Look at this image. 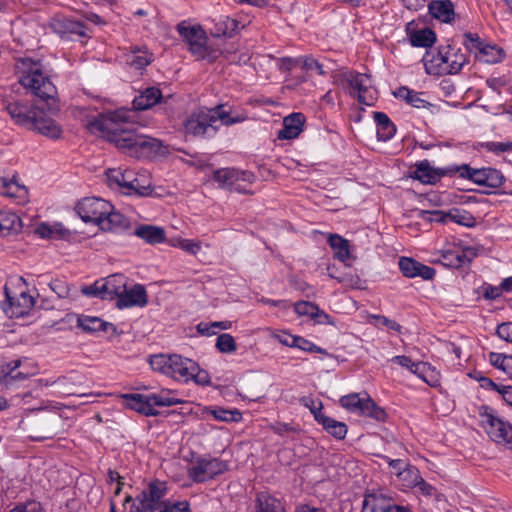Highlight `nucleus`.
Masks as SVG:
<instances>
[{
  "label": "nucleus",
  "mask_w": 512,
  "mask_h": 512,
  "mask_svg": "<svg viewBox=\"0 0 512 512\" xmlns=\"http://www.w3.org/2000/svg\"><path fill=\"white\" fill-rule=\"evenodd\" d=\"M475 256L472 248H454L444 250L441 254V262L444 266L450 268H459L465 265L466 263L471 262L472 257Z\"/></svg>",
  "instance_id": "a878e982"
},
{
  "label": "nucleus",
  "mask_w": 512,
  "mask_h": 512,
  "mask_svg": "<svg viewBox=\"0 0 512 512\" xmlns=\"http://www.w3.org/2000/svg\"><path fill=\"white\" fill-rule=\"evenodd\" d=\"M130 54H127V64L136 70H142L147 67L154 59L153 53L146 47L131 46Z\"/></svg>",
  "instance_id": "2f4dec72"
},
{
  "label": "nucleus",
  "mask_w": 512,
  "mask_h": 512,
  "mask_svg": "<svg viewBox=\"0 0 512 512\" xmlns=\"http://www.w3.org/2000/svg\"><path fill=\"white\" fill-rule=\"evenodd\" d=\"M134 170L112 168L106 171L107 183L112 188H120L126 192L128 185L133 182Z\"/></svg>",
  "instance_id": "c756f323"
},
{
  "label": "nucleus",
  "mask_w": 512,
  "mask_h": 512,
  "mask_svg": "<svg viewBox=\"0 0 512 512\" xmlns=\"http://www.w3.org/2000/svg\"><path fill=\"white\" fill-rule=\"evenodd\" d=\"M360 414L369 416L378 421H384L386 418V412L384 409L379 407L367 393H365V402Z\"/></svg>",
  "instance_id": "a18cd8bd"
},
{
  "label": "nucleus",
  "mask_w": 512,
  "mask_h": 512,
  "mask_svg": "<svg viewBox=\"0 0 512 512\" xmlns=\"http://www.w3.org/2000/svg\"><path fill=\"white\" fill-rule=\"evenodd\" d=\"M162 92L157 87H147L132 102L134 110H147L162 100Z\"/></svg>",
  "instance_id": "c85d7f7f"
},
{
  "label": "nucleus",
  "mask_w": 512,
  "mask_h": 512,
  "mask_svg": "<svg viewBox=\"0 0 512 512\" xmlns=\"http://www.w3.org/2000/svg\"><path fill=\"white\" fill-rule=\"evenodd\" d=\"M302 64L303 69L307 71L315 70L319 75H325V71L323 70L322 64H320L318 60L314 59L311 56L303 57Z\"/></svg>",
  "instance_id": "69168bd1"
},
{
  "label": "nucleus",
  "mask_w": 512,
  "mask_h": 512,
  "mask_svg": "<svg viewBox=\"0 0 512 512\" xmlns=\"http://www.w3.org/2000/svg\"><path fill=\"white\" fill-rule=\"evenodd\" d=\"M127 401V406L139 412L145 416H156L158 415V411L153 407L152 400H150V395L143 394H126L123 396Z\"/></svg>",
  "instance_id": "cd10ccee"
},
{
  "label": "nucleus",
  "mask_w": 512,
  "mask_h": 512,
  "mask_svg": "<svg viewBox=\"0 0 512 512\" xmlns=\"http://www.w3.org/2000/svg\"><path fill=\"white\" fill-rule=\"evenodd\" d=\"M383 459L387 461L389 467L392 469V473L395 474L397 478L401 477L402 472H405V469L410 465L401 459H390L387 456H384Z\"/></svg>",
  "instance_id": "680f3d73"
},
{
  "label": "nucleus",
  "mask_w": 512,
  "mask_h": 512,
  "mask_svg": "<svg viewBox=\"0 0 512 512\" xmlns=\"http://www.w3.org/2000/svg\"><path fill=\"white\" fill-rule=\"evenodd\" d=\"M361 512H414L411 507L396 504L382 491H368L364 494Z\"/></svg>",
  "instance_id": "2eb2a0df"
},
{
  "label": "nucleus",
  "mask_w": 512,
  "mask_h": 512,
  "mask_svg": "<svg viewBox=\"0 0 512 512\" xmlns=\"http://www.w3.org/2000/svg\"><path fill=\"white\" fill-rule=\"evenodd\" d=\"M77 323L86 332L108 331L109 329L115 331L112 323L105 322L98 317L80 316Z\"/></svg>",
  "instance_id": "58836bf2"
},
{
  "label": "nucleus",
  "mask_w": 512,
  "mask_h": 512,
  "mask_svg": "<svg viewBox=\"0 0 512 512\" xmlns=\"http://www.w3.org/2000/svg\"><path fill=\"white\" fill-rule=\"evenodd\" d=\"M294 347L299 348L306 352H315L321 354H327L326 350L323 348L316 346L313 342L301 337L297 336V339H294Z\"/></svg>",
  "instance_id": "4d7b16f0"
},
{
  "label": "nucleus",
  "mask_w": 512,
  "mask_h": 512,
  "mask_svg": "<svg viewBox=\"0 0 512 512\" xmlns=\"http://www.w3.org/2000/svg\"><path fill=\"white\" fill-rule=\"evenodd\" d=\"M159 512H190V505L187 501L175 503L166 502Z\"/></svg>",
  "instance_id": "e2e57ef3"
},
{
  "label": "nucleus",
  "mask_w": 512,
  "mask_h": 512,
  "mask_svg": "<svg viewBox=\"0 0 512 512\" xmlns=\"http://www.w3.org/2000/svg\"><path fill=\"white\" fill-rule=\"evenodd\" d=\"M418 217L423 220L436 222H445L446 220H449L466 227H473L476 225V218L470 212L457 208L450 210L445 215L439 211L420 210Z\"/></svg>",
  "instance_id": "a211bd4d"
},
{
  "label": "nucleus",
  "mask_w": 512,
  "mask_h": 512,
  "mask_svg": "<svg viewBox=\"0 0 512 512\" xmlns=\"http://www.w3.org/2000/svg\"><path fill=\"white\" fill-rule=\"evenodd\" d=\"M150 396L154 408L155 406L169 407L182 403L180 399L173 396V392L170 390H161L159 393H154Z\"/></svg>",
  "instance_id": "de8ad7c7"
},
{
  "label": "nucleus",
  "mask_w": 512,
  "mask_h": 512,
  "mask_svg": "<svg viewBox=\"0 0 512 512\" xmlns=\"http://www.w3.org/2000/svg\"><path fill=\"white\" fill-rule=\"evenodd\" d=\"M218 122L230 125L236 120L230 117V113L223 105H218L213 109H199L193 112L184 122V128L187 135L194 137L213 136L218 129Z\"/></svg>",
  "instance_id": "20e7f679"
},
{
  "label": "nucleus",
  "mask_w": 512,
  "mask_h": 512,
  "mask_svg": "<svg viewBox=\"0 0 512 512\" xmlns=\"http://www.w3.org/2000/svg\"><path fill=\"white\" fill-rule=\"evenodd\" d=\"M152 192V187L150 181L146 179L145 175H139L134 172V179L131 184L128 185V188L125 192L127 195H139V196H147Z\"/></svg>",
  "instance_id": "79ce46f5"
},
{
  "label": "nucleus",
  "mask_w": 512,
  "mask_h": 512,
  "mask_svg": "<svg viewBox=\"0 0 512 512\" xmlns=\"http://www.w3.org/2000/svg\"><path fill=\"white\" fill-rule=\"evenodd\" d=\"M239 28V22L228 16L221 17L215 25L214 35L231 37Z\"/></svg>",
  "instance_id": "c03bdc74"
},
{
  "label": "nucleus",
  "mask_w": 512,
  "mask_h": 512,
  "mask_svg": "<svg viewBox=\"0 0 512 512\" xmlns=\"http://www.w3.org/2000/svg\"><path fill=\"white\" fill-rule=\"evenodd\" d=\"M340 405L350 412H361L365 402V393L361 396L359 393H351L342 396L339 400Z\"/></svg>",
  "instance_id": "49530a36"
},
{
  "label": "nucleus",
  "mask_w": 512,
  "mask_h": 512,
  "mask_svg": "<svg viewBox=\"0 0 512 512\" xmlns=\"http://www.w3.org/2000/svg\"><path fill=\"white\" fill-rule=\"evenodd\" d=\"M9 512H45L40 502L35 500L27 501L23 504L17 505Z\"/></svg>",
  "instance_id": "052dcab7"
},
{
  "label": "nucleus",
  "mask_w": 512,
  "mask_h": 512,
  "mask_svg": "<svg viewBox=\"0 0 512 512\" xmlns=\"http://www.w3.org/2000/svg\"><path fill=\"white\" fill-rule=\"evenodd\" d=\"M329 276L333 279H336L339 283L343 284L346 287H350L353 289L364 288V281L358 275L344 274L343 276L338 277L329 273Z\"/></svg>",
  "instance_id": "864d4df0"
},
{
  "label": "nucleus",
  "mask_w": 512,
  "mask_h": 512,
  "mask_svg": "<svg viewBox=\"0 0 512 512\" xmlns=\"http://www.w3.org/2000/svg\"><path fill=\"white\" fill-rule=\"evenodd\" d=\"M255 512H286L282 503L266 492L257 494Z\"/></svg>",
  "instance_id": "4c0bfd02"
},
{
  "label": "nucleus",
  "mask_w": 512,
  "mask_h": 512,
  "mask_svg": "<svg viewBox=\"0 0 512 512\" xmlns=\"http://www.w3.org/2000/svg\"><path fill=\"white\" fill-rule=\"evenodd\" d=\"M458 174V165H451L446 168H434L428 160L416 164L413 172V178L423 184H435L444 176H453Z\"/></svg>",
  "instance_id": "6ab92c4d"
},
{
  "label": "nucleus",
  "mask_w": 512,
  "mask_h": 512,
  "mask_svg": "<svg viewBox=\"0 0 512 512\" xmlns=\"http://www.w3.org/2000/svg\"><path fill=\"white\" fill-rule=\"evenodd\" d=\"M177 31L198 60L213 62L221 55V50L209 43L205 31L200 26H188L181 22L177 25Z\"/></svg>",
  "instance_id": "6e6552de"
},
{
  "label": "nucleus",
  "mask_w": 512,
  "mask_h": 512,
  "mask_svg": "<svg viewBox=\"0 0 512 512\" xmlns=\"http://www.w3.org/2000/svg\"><path fill=\"white\" fill-rule=\"evenodd\" d=\"M21 367V360H13L5 365L0 366V374L6 385L12 384L15 381H22L33 375L35 372L28 370L17 371Z\"/></svg>",
  "instance_id": "473e14b6"
},
{
  "label": "nucleus",
  "mask_w": 512,
  "mask_h": 512,
  "mask_svg": "<svg viewBox=\"0 0 512 512\" xmlns=\"http://www.w3.org/2000/svg\"><path fill=\"white\" fill-rule=\"evenodd\" d=\"M49 287L59 298H66L69 296V286L65 280L54 279L49 283Z\"/></svg>",
  "instance_id": "bf43d9fd"
},
{
  "label": "nucleus",
  "mask_w": 512,
  "mask_h": 512,
  "mask_svg": "<svg viewBox=\"0 0 512 512\" xmlns=\"http://www.w3.org/2000/svg\"><path fill=\"white\" fill-rule=\"evenodd\" d=\"M421 477L419 469L416 466L409 465V467L405 469V472H402V476L399 477L398 480L404 487L414 488L421 480Z\"/></svg>",
  "instance_id": "3c124183"
},
{
  "label": "nucleus",
  "mask_w": 512,
  "mask_h": 512,
  "mask_svg": "<svg viewBox=\"0 0 512 512\" xmlns=\"http://www.w3.org/2000/svg\"><path fill=\"white\" fill-rule=\"evenodd\" d=\"M167 492L166 482L154 479L135 499L130 495L126 496L124 504L132 502L129 512H159L167 502L164 500Z\"/></svg>",
  "instance_id": "0eeeda50"
},
{
  "label": "nucleus",
  "mask_w": 512,
  "mask_h": 512,
  "mask_svg": "<svg viewBox=\"0 0 512 512\" xmlns=\"http://www.w3.org/2000/svg\"><path fill=\"white\" fill-rule=\"evenodd\" d=\"M50 28L54 33L65 39L70 38L72 35H85V25L82 22L64 16L53 18L50 22Z\"/></svg>",
  "instance_id": "4be33fe9"
},
{
  "label": "nucleus",
  "mask_w": 512,
  "mask_h": 512,
  "mask_svg": "<svg viewBox=\"0 0 512 512\" xmlns=\"http://www.w3.org/2000/svg\"><path fill=\"white\" fill-rule=\"evenodd\" d=\"M214 419L222 422H238L241 420V413L238 410H228L221 407L210 409L207 411Z\"/></svg>",
  "instance_id": "8fccbe9b"
},
{
  "label": "nucleus",
  "mask_w": 512,
  "mask_h": 512,
  "mask_svg": "<svg viewBox=\"0 0 512 512\" xmlns=\"http://www.w3.org/2000/svg\"><path fill=\"white\" fill-rule=\"evenodd\" d=\"M429 13L435 19L450 23L454 19V6L450 0H434L428 5Z\"/></svg>",
  "instance_id": "7c9ffc66"
},
{
  "label": "nucleus",
  "mask_w": 512,
  "mask_h": 512,
  "mask_svg": "<svg viewBox=\"0 0 512 512\" xmlns=\"http://www.w3.org/2000/svg\"><path fill=\"white\" fill-rule=\"evenodd\" d=\"M328 243L333 249L334 257L341 262L350 258L349 242L338 234H330Z\"/></svg>",
  "instance_id": "ea45409f"
},
{
  "label": "nucleus",
  "mask_w": 512,
  "mask_h": 512,
  "mask_svg": "<svg viewBox=\"0 0 512 512\" xmlns=\"http://www.w3.org/2000/svg\"><path fill=\"white\" fill-rule=\"evenodd\" d=\"M394 95L397 98L405 100L406 103L417 109L428 108L429 106H431V104L428 101L424 100L421 97L423 95L422 92L414 91L406 86L398 88L394 92Z\"/></svg>",
  "instance_id": "e433bc0d"
},
{
  "label": "nucleus",
  "mask_w": 512,
  "mask_h": 512,
  "mask_svg": "<svg viewBox=\"0 0 512 512\" xmlns=\"http://www.w3.org/2000/svg\"><path fill=\"white\" fill-rule=\"evenodd\" d=\"M458 175L480 186L499 188L505 181L503 173L492 167L473 168L468 164L458 165Z\"/></svg>",
  "instance_id": "4468645a"
},
{
  "label": "nucleus",
  "mask_w": 512,
  "mask_h": 512,
  "mask_svg": "<svg viewBox=\"0 0 512 512\" xmlns=\"http://www.w3.org/2000/svg\"><path fill=\"white\" fill-rule=\"evenodd\" d=\"M305 116L302 113H292L283 120V128L278 132L281 140H291L299 136L303 131Z\"/></svg>",
  "instance_id": "393cba45"
},
{
  "label": "nucleus",
  "mask_w": 512,
  "mask_h": 512,
  "mask_svg": "<svg viewBox=\"0 0 512 512\" xmlns=\"http://www.w3.org/2000/svg\"><path fill=\"white\" fill-rule=\"evenodd\" d=\"M147 303L148 297L145 287L141 284H136L130 289H127L125 286V292L117 299L116 305L118 308L123 309L133 306L144 307Z\"/></svg>",
  "instance_id": "b1692460"
},
{
  "label": "nucleus",
  "mask_w": 512,
  "mask_h": 512,
  "mask_svg": "<svg viewBox=\"0 0 512 512\" xmlns=\"http://www.w3.org/2000/svg\"><path fill=\"white\" fill-rule=\"evenodd\" d=\"M213 180L219 187L240 194H252L250 186L255 182L256 176L249 170L236 168H220L213 172Z\"/></svg>",
  "instance_id": "1a4fd4ad"
},
{
  "label": "nucleus",
  "mask_w": 512,
  "mask_h": 512,
  "mask_svg": "<svg viewBox=\"0 0 512 512\" xmlns=\"http://www.w3.org/2000/svg\"><path fill=\"white\" fill-rule=\"evenodd\" d=\"M21 229V219L14 213L0 212V231L18 232Z\"/></svg>",
  "instance_id": "09e8293b"
},
{
  "label": "nucleus",
  "mask_w": 512,
  "mask_h": 512,
  "mask_svg": "<svg viewBox=\"0 0 512 512\" xmlns=\"http://www.w3.org/2000/svg\"><path fill=\"white\" fill-rule=\"evenodd\" d=\"M60 418L57 415H32L22 419L19 427L29 433L33 441H44L52 439L57 434V426Z\"/></svg>",
  "instance_id": "9d476101"
},
{
  "label": "nucleus",
  "mask_w": 512,
  "mask_h": 512,
  "mask_svg": "<svg viewBox=\"0 0 512 512\" xmlns=\"http://www.w3.org/2000/svg\"><path fill=\"white\" fill-rule=\"evenodd\" d=\"M346 81L353 89L350 94L357 96L359 103L371 106L376 100V91L370 86V78L367 74L349 72L346 74Z\"/></svg>",
  "instance_id": "f3484780"
},
{
  "label": "nucleus",
  "mask_w": 512,
  "mask_h": 512,
  "mask_svg": "<svg viewBox=\"0 0 512 512\" xmlns=\"http://www.w3.org/2000/svg\"><path fill=\"white\" fill-rule=\"evenodd\" d=\"M436 41V34L430 28H423L410 34V42L414 47H432Z\"/></svg>",
  "instance_id": "a19ab883"
},
{
  "label": "nucleus",
  "mask_w": 512,
  "mask_h": 512,
  "mask_svg": "<svg viewBox=\"0 0 512 512\" xmlns=\"http://www.w3.org/2000/svg\"><path fill=\"white\" fill-rule=\"evenodd\" d=\"M179 247L185 252L196 255L201 249V243L190 239H182L179 241Z\"/></svg>",
  "instance_id": "338daca9"
},
{
  "label": "nucleus",
  "mask_w": 512,
  "mask_h": 512,
  "mask_svg": "<svg viewBox=\"0 0 512 512\" xmlns=\"http://www.w3.org/2000/svg\"><path fill=\"white\" fill-rule=\"evenodd\" d=\"M232 327L231 321H219V322H213L211 324H203L200 323L198 325V331L205 335H215L217 331H210V328H219L222 330H228Z\"/></svg>",
  "instance_id": "13d9d810"
},
{
  "label": "nucleus",
  "mask_w": 512,
  "mask_h": 512,
  "mask_svg": "<svg viewBox=\"0 0 512 512\" xmlns=\"http://www.w3.org/2000/svg\"><path fill=\"white\" fill-rule=\"evenodd\" d=\"M311 412L315 420L320 424L323 429L331 436L338 440H343L346 437L348 428L344 422L337 421L322 412V405L319 408H312Z\"/></svg>",
  "instance_id": "5701e85b"
},
{
  "label": "nucleus",
  "mask_w": 512,
  "mask_h": 512,
  "mask_svg": "<svg viewBox=\"0 0 512 512\" xmlns=\"http://www.w3.org/2000/svg\"><path fill=\"white\" fill-rule=\"evenodd\" d=\"M149 364L154 371L184 383L197 369V362L178 354L152 355Z\"/></svg>",
  "instance_id": "423d86ee"
},
{
  "label": "nucleus",
  "mask_w": 512,
  "mask_h": 512,
  "mask_svg": "<svg viewBox=\"0 0 512 512\" xmlns=\"http://www.w3.org/2000/svg\"><path fill=\"white\" fill-rule=\"evenodd\" d=\"M107 209H110V202L98 197L83 198L75 206L77 214L84 222L97 226L108 213Z\"/></svg>",
  "instance_id": "dca6fc26"
},
{
  "label": "nucleus",
  "mask_w": 512,
  "mask_h": 512,
  "mask_svg": "<svg viewBox=\"0 0 512 512\" xmlns=\"http://www.w3.org/2000/svg\"><path fill=\"white\" fill-rule=\"evenodd\" d=\"M479 416L481 425L489 437L493 441L506 444L512 449V425L497 417L494 410L487 405L479 407Z\"/></svg>",
  "instance_id": "9b49d317"
},
{
  "label": "nucleus",
  "mask_w": 512,
  "mask_h": 512,
  "mask_svg": "<svg viewBox=\"0 0 512 512\" xmlns=\"http://www.w3.org/2000/svg\"><path fill=\"white\" fill-rule=\"evenodd\" d=\"M294 311L299 316H309L311 318L328 319L329 315L321 311L319 307L308 301H298L294 304Z\"/></svg>",
  "instance_id": "37998d69"
},
{
  "label": "nucleus",
  "mask_w": 512,
  "mask_h": 512,
  "mask_svg": "<svg viewBox=\"0 0 512 512\" xmlns=\"http://www.w3.org/2000/svg\"><path fill=\"white\" fill-rule=\"evenodd\" d=\"M422 62L429 75H456L469 63V58L462 48L455 45H441L437 49H428Z\"/></svg>",
  "instance_id": "f03ea898"
},
{
  "label": "nucleus",
  "mask_w": 512,
  "mask_h": 512,
  "mask_svg": "<svg viewBox=\"0 0 512 512\" xmlns=\"http://www.w3.org/2000/svg\"><path fill=\"white\" fill-rule=\"evenodd\" d=\"M398 264L401 273L407 278L421 277L423 280H432L436 274L434 268L422 264L413 258L401 257Z\"/></svg>",
  "instance_id": "412c9836"
},
{
  "label": "nucleus",
  "mask_w": 512,
  "mask_h": 512,
  "mask_svg": "<svg viewBox=\"0 0 512 512\" xmlns=\"http://www.w3.org/2000/svg\"><path fill=\"white\" fill-rule=\"evenodd\" d=\"M228 470V464L218 458L198 457L188 468V477L195 483L214 479Z\"/></svg>",
  "instance_id": "ddd939ff"
},
{
  "label": "nucleus",
  "mask_w": 512,
  "mask_h": 512,
  "mask_svg": "<svg viewBox=\"0 0 512 512\" xmlns=\"http://www.w3.org/2000/svg\"><path fill=\"white\" fill-rule=\"evenodd\" d=\"M391 361L393 363H396L400 365L403 368L408 369L411 373L418 376L420 379H422L425 383H427L431 387L438 386V380L437 379H428V374H433V368L430 364L418 361L414 362L412 359L405 355H397L394 356Z\"/></svg>",
  "instance_id": "aec40b11"
},
{
  "label": "nucleus",
  "mask_w": 512,
  "mask_h": 512,
  "mask_svg": "<svg viewBox=\"0 0 512 512\" xmlns=\"http://www.w3.org/2000/svg\"><path fill=\"white\" fill-rule=\"evenodd\" d=\"M5 109L16 124L29 127L51 139H58L62 134L61 127L45 115L44 106L30 108L23 102H8Z\"/></svg>",
  "instance_id": "7ed1b4c3"
},
{
  "label": "nucleus",
  "mask_w": 512,
  "mask_h": 512,
  "mask_svg": "<svg viewBox=\"0 0 512 512\" xmlns=\"http://www.w3.org/2000/svg\"><path fill=\"white\" fill-rule=\"evenodd\" d=\"M216 348L221 353H232L237 350V345L232 335L223 333L216 339Z\"/></svg>",
  "instance_id": "603ef678"
},
{
  "label": "nucleus",
  "mask_w": 512,
  "mask_h": 512,
  "mask_svg": "<svg viewBox=\"0 0 512 512\" xmlns=\"http://www.w3.org/2000/svg\"><path fill=\"white\" fill-rule=\"evenodd\" d=\"M481 148L484 150L494 153L496 155H499L501 153L505 152H512V141H506V142H495V141H489L481 143Z\"/></svg>",
  "instance_id": "5fc2aeb1"
},
{
  "label": "nucleus",
  "mask_w": 512,
  "mask_h": 512,
  "mask_svg": "<svg viewBox=\"0 0 512 512\" xmlns=\"http://www.w3.org/2000/svg\"><path fill=\"white\" fill-rule=\"evenodd\" d=\"M373 118L377 125V137L379 140H390L396 133V127L384 112H374Z\"/></svg>",
  "instance_id": "c9c22d12"
},
{
  "label": "nucleus",
  "mask_w": 512,
  "mask_h": 512,
  "mask_svg": "<svg viewBox=\"0 0 512 512\" xmlns=\"http://www.w3.org/2000/svg\"><path fill=\"white\" fill-rule=\"evenodd\" d=\"M134 115L133 110L119 109L90 121L89 128L92 132L102 133L103 137L130 157L149 159L163 154L160 140L126 127L133 122Z\"/></svg>",
  "instance_id": "f257e3e1"
},
{
  "label": "nucleus",
  "mask_w": 512,
  "mask_h": 512,
  "mask_svg": "<svg viewBox=\"0 0 512 512\" xmlns=\"http://www.w3.org/2000/svg\"><path fill=\"white\" fill-rule=\"evenodd\" d=\"M465 49L482 63L495 64L505 57V52L497 45L487 43L477 33L467 32L463 35Z\"/></svg>",
  "instance_id": "f8f14e48"
},
{
  "label": "nucleus",
  "mask_w": 512,
  "mask_h": 512,
  "mask_svg": "<svg viewBox=\"0 0 512 512\" xmlns=\"http://www.w3.org/2000/svg\"><path fill=\"white\" fill-rule=\"evenodd\" d=\"M497 335L506 342L512 343V322H505L497 327Z\"/></svg>",
  "instance_id": "774afa93"
},
{
  "label": "nucleus",
  "mask_w": 512,
  "mask_h": 512,
  "mask_svg": "<svg viewBox=\"0 0 512 512\" xmlns=\"http://www.w3.org/2000/svg\"><path fill=\"white\" fill-rule=\"evenodd\" d=\"M20 187L17 183L13 181H9L5 178H0V193L6 196L14 197L16 195V191L19 190Z\"/></svg>",
  "instance_id": "0e129e2a"
},
{
  "label": "nucleus",
  "mask_w": 512,
  "mask_h": 512,
  "mask_svg": "<svg viewBox=\"0 0 512 512\" xmlns=\"http://www.w3.org/2000/svg\"><path fill=\"white\" fill-rule=\"evenodd\" d=\"M107 212L98 226L102 231H118L129 227V219L117 211L111 203Z\"/></svg>",
  "instance_id": "bb28decb"
},
{
  "label": "nucleus",
  "mask_w": 512,
  "mask_h": 512,
  "mask_svg": "<svg viewBox=\"0 0 512 512\" xmlns=\"http://www.w3.org/2000/svg\"><path fill=\"white\" fill-rule=\"evenodd\" d=\"M19 83L30 89L32 94L42 102V106L51 114H56L60 108L56 98L57 90L51 80L37 67L29 70L19 77Z\"/></svg>",
  "instance_id": "39448f33"
},
{
  "label": "nucleus",
  "mask_w": 512,
  "mask_h": 512,
  "mask_svg": "<svg viewBox=\"0 0 512 512\" xmlns=\"http://www.w3.org/2000/svg\"><path fill=\"white\" fill-rule=\"evenodd\" d=\"M126 284V277L120 273L105 278L103 280V289L106 292L107 300L119 299L121 294L125 292Z\"/></svg>",
  "instance_id": "72a5a7b5"
},
{
  "label": "nucleus",
  "mask_w": 512,
  "mask_h": 512,
  "mask_svg": "<svg viewBox=\"0 0 512 512\" xmlns=\"http://www.w3.org/2000/svg\"><path fill=\"white\" fill-rule=\"evenodd\" d=\"M81 292L85 296L98 297L102 300H107L106 292L103 289V280L96 281L92 285L82 287Z\"/></svg>",
  "instance_id": "6e6d98bb"
},
{
  "label": "nucleus",
  "mask_w": 512,
  "mask_h": 512,
  "mask_svg": "<svg viewBox=\"0 0 512 512\" xmlns=\"http://www.w3.org/2000/svg\"><path fill=\"white\" fill-rule=\"evenodd\" d=\"M135 235L149 244H158L165 241V230L153 225H140L135 230Z\"/></svg>",
  "instance_id": "f704fd0d"
}]
</instances>
